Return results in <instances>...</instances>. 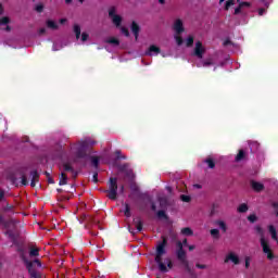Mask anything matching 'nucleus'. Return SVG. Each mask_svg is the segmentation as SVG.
I'll use <instances>...</instances> for the list:
<instances>
[{
	"mask_svg": "<svg viewBox=\"0 0 278 278\" xmlns=\"http://www.w3.org/2000/svg\"><path fill=\"white\" fill-rule=\"evenodd\" d=\"M155 262L161 273H168L173 268V261L166 255V240L163 239L161 243L156 245Z\"/></svg>",
	"mask_w": 278,
	"mask_h": 278,
	"instance_id": "1",
	"label": "nucleus"
},
{
	"mask_svg": "<svg viewBox=\"0 0 278 278\" xmlns=\"http://www.w3.org/2000/svg\"><path fill=\"white\" fill-rule=\"evenodd\" d=\"M109 17L112 21L113 25H115V27L121 30V34L129 37V29L123 26V16L118 14V9L116 7H111L109 9Z\"/></svg>",
	"mask_w": 278,
	"mask_h": 278,
	"instance_id": "2",
	"label": "nucleus"
},
{
	"mask_svg": "<svg viewBox=\"0 0 278 278\" xmlns=\"http://www.w3.org/2000/svg\"><path fill=\"white\" fill-rule=\"evenodd\" d=\"M255 231L256 233H258V236H261V247L263 249V252L267 256V260H274L275 256L273 255V250L270 249V244L268 243V240L264 238V229H262V227L260 226H256Z\"/></svg>",
	"mask_w": 278,
	"mask_h": 278,
	"instance_id": "3",
	"label": "nucleus"
},
{
	"mask_svg": "<svg viewBox=\"0 0 278 278\" xmlns=\"http://www.w3.org/2000/svg\"><path fill=\"white\" fill-rule=\"evenodd\" d=\"M91 144H94V142H91L90 140L78 141L77 143H73L71 146V151L74 153V155L84 157V153L89 147H91Z\"/></svg>",
	"mask_w": 278,
	"mask_h": 278,
	"instance_id": "4",
	"label": "nucleus"
},
{
	"mask_svg": "<svg viewBox=\"0 0 278 278\" xmlns=\"http://www.w3.org/2000/svg\"><path fill=\"white\" fill-rule=\"evenodd\" d=\"M231 5H238L235 9V14H242V12H247V10L251 8V2L241 1V0H228L226 2V10L230 9Z\"/></svg>",
	"mask_w": 278,
	"mask_h": 278,
	"instance_id": "5",
	"label": "nucleus"
},
{
	"mask_svg": "<svg viewBox=\"0 0 278 278\" xmlns=\"http://www.w3.org/2000/svg\"><path fill=\"white\" fill-rule=\"evenodd\" d=\"M173 30L175 31L174 38L176 40V43L178 45V47H181V45H184V39L179 35L184 34L185 31L184 21L179 18L175 20L173 24Z\"/></svg>",
	"mask_w": 278,
	"mask_h": 278,
	"instance_id": "6",
	"label": "nucleus"
},
{
	"mask_svg": "<svg viewBox=\"0 0 278 278\" xmlns=\"http://www.w3.org/2000/svg\"><path fill=\"white\" fill-rule=\"evenodd\" d=\"M117 190H118V185L116 182V178H111L109 182V190H108L109 199H112L114 201L116 199Z\"/></svg>",
	"mask_w": 278,
	"mask_h": 278,
	"instance_id": "7",
	"label": "nucleus"
},
{
	"mask_svg": "<svg viewBox=\"0 0 278 278\" xmlns=\"http://www.w3.org/2000/svg\"><path fill=\"white\" fill-rule=\"evenodd\" d=\"M74 34L77 40H79L80 38L81 42H86L88 38H90V35H88V33H81V27L79 26V24L74 25Z\"/></svg>",
	"mask_w": 278,
	"mask_h": 278,
	"instance_id": "8",
	"label": "nucleus"
},
{
	"mask_svg": "<svg viewBox=\"0 0 278 278\" xmlns=\"http://www.w3.org/2000/svg\"><path fill=\"white\" fill-rule=\"evenodd\" d=\"M178 252H177V257L178 260L181 261V263L184 264V266H186L187 270H190V267H188V261H186V252H184V243L182 242H178Z\"/></svg>",
	"mask_w": 278,
	"mask_h": 278,
	"instance_id": "9",
	"label": "nucleus"
},
{
	"mask_svg": "<svg viewBox=\"0 0 278 278\" xmlns=\"http://www.w3.org/2000/svg\"><path fill=\"white\" fill-rule=\"evenodd\" d=\"M205 51H206V49H205V46L203 45V42L197 41L195 46H194V50H193L194 55L197 58L202 59L203 55H205Z\"/></svg>",
	"mask_w": 278,
	"mask_h": 278,
	"instance_id": "10",
	"label": "nucleus"
},
{
	"mask_svg": "<svg viewBox=\"0 0 278 278\" xmlns=\"http://www.w3.org/2000/svg\"><path fill=\"white\" fill-rule=\"evenodd\" d=\"M34 265H37L40 268L42 266V264H40V261H38V260H35L33 263L26 262V266L28 268V273H29L30 277L38 278V273H36L34 270Z\"/></svg>",
	"mask_w": 278,
	"mask_h": 278,
	"instance_id": "11",
	"label": "nucleus"
},
{
	"mask_svg": "<svg viewBox=\"0 0 278 278\" xmlns=\"http://www.w3.org/2000/svg\"><path fill=\"white\" fill-rule=\"evenodd\" d=\"M160 53H162V49H160V47H157L156 45H151L147 51H146V55H160Z\"/></svg>",
	"mask_w": 278,
	"mask_h": 278,
	"instance_id": "12",
	"label": "nucleus"
},
{
	"mask_svg": "<svg viewBox=\"0 0 278 278\" xmlns=\"http://www.w3.org/2000/svg\"><path fill=\"white\" fill-rule=\"evenodd\" d=\"M226 262H232V264H240V257H238V255L233 252H230L227 256H226Z\"/></svg>",
	"mask_w": 278,
	"mask_h": 278,
	"instance_id": "13",
	"label": "nucleus"
},
{
	"mask_svg": "<svg viewBox=\"0 0 278 278\" xmlns=\"http://www.w3.org/2000/svg\"><path fill=\"white\" fill-rule=\"evenodd\" d=\"M268 233L271 236V240H275L278 243L277 228L273 225L267 226Z\"/></svg>",
	"mask_w": 278,
	"mask_h": 278,
	"instance_id": "14",
	"label": "nucleus"
},
{
	"mask_svg": "<svg viewBox=\"0 0 278 278\" xmlns=\"http://www.w3.org/2000/svg\"><path fill=\"white\" fill-rule=\"evenodd\" d=\"M10 17H2L0 20V27L1 29H4L5 31H10Z\"/></svg>",
	"mask_w": 278,
	"mask_h": 278,
	"instance_id": "15",
	"label": "nucleus"
},
{
	"mask_svg": "<svg viewBox=\"0 0 278 278\" xmlns=\"http://www.w3.org/2000/svg\"><path fill=\"white\" fill-rule=\"evenodd\" d=\"M130 29L135 36V40H138V36L140 34V26L136 22H132Z\"/></svg>",
	"mask_w": 278,
	"mask_h": 278,
	"instance_id": "16",
	"label": "nucleus"
},
{
	"mask_svg": "<svg viewBox=\"0 0 278 278\" xmlns=\"http://www.w3.org/2000/svg\"><path fill=\"white\" fill-rule=\"evenodd\" d=\"M251 186H252L253 190H255L256 192L264 190V185H262V182L252 181Z\"/></svg>",
	"mask_w": 278,
	"mask_h": 278,
	"instance_id": "17",
	"label": "nucleus"
},
{
	"mask_svg": "<svg viewBox=\"0 0 278 278\" xmlns=\"http://www.w3.org/2000/svg\"><path fill=\"white\" fill-rule=\"evenodd\" d=\"M47 27H49V29H59L60 28V24H58L53 20H48L47 21Z\"/></svg>",
	"mask_w": 278,
	"mask_h": 278,
	"instance_id": "18",
	"label": "nucleus"
},
{
	"mask_svg": "<svg viewBox=\"0 0 278 278\" xmlns=\"http://www.w3.org/2000/svg\"><path fill=\"white\" fill-rule=\"evenodd\" d=\"M30 177H31V181H30V186L31 188H36V182L38 181V173L37 172H33L30 174Z\"/></svg>",
	"mask_w": 278,
	"mask_h": 278,
	"instance_id": "19",
	"label": "nucleus"
},
{
	"mask_svg": "<svg viewBox=\"0 0 278 278\" xmlns=\"http://www.w3.org/2000/svg\"><path fill=\"white\" fill-rule=\"evenodd\" d=\"M215 225L217 227H219V229H222V231H224V233H225V231H227V223H225V220H220V219L216 220Z\"/></svg>",
	"mask_w": 278,
	"mask_h": 278,
	"instance_id": "20",
	"label": "nucleus"
},
{
	"mask_svg": "<svg viewBox=\"0 0 278 278\" xmlns=\"http://www.w3.org/2000/svg\"><path fill=\"white\" fill-rule=\"evenodd\" d=\"M186 45V47H192V45L194 43V37L192 36H188L185 41L182 40V45Z\"/></svg>",
	"mask_w": 278,
	"mask_h": 278,
	"instance_id": "21",
	"label": "nucleus"
},
{
	"mask_svg": "<svg viewBox=\"0 0 278 278\" xmlns=\"http://www.w3.org/2000/svg\"><path fill=\"white\" fill-rule=\"evenodd\" d=\"M182 236H192L194 232L192 231V228L186 227L181 229Z\"/></svg>",
	"mask_w": 278,
	"mask_h": 278,
	"instance_id": "22",
	"label": "nucleus"
},
{
	"mask_svg": "<svg viewBox=\"0 0 278 278\" xmlns=\"http://www.w3.org/2000/svg\"><path fill=\"white\" fill-rule=\"evenodd\" d=\"M211 236L215 240H218V238H220V231L218 229H211Z\"/></svg>",
	"mask_w": 278,
	"mask_h": 278,
	"instance_id": "23",
	"label": "nucleus"
},
{
	"mask_svg": "<svg viewBox=\"0 0 278 278\" xmlns=\"http://www.w3.org/2000/svg\"><path fill=\"white\" fill-rule=\"evenodd\" d=\"M106 42H109V45H113V47H118L119 45L118 39L114 37L109 38Z\"/></svg>",
	"mask_w": 278,
	"mask_h": 278,
	"instance_id": "24",
	"label": "nucleus"
},
{
	"mask_svg": "<svg viewBox=\"0 0 278 278\" xmlns=\"http://www.w3.org/2000/svg\"><path fill=\"white\" fill-rule=\"evenodd\" d=\"M124 214H125V216H127V218H129V216H131V208L129 207V204L124 205Z\"/></svg>",
	"mask_w": 278,
	"mask_h": 278,
	"instance_id": "25",
	"label": "nucleus"
},
{
	"mask_svg": "<svg viewBox=\"0 0 278 278\" xmlns=\"http://www.w3.org/2000/svg\"><path fill=\"white\" fill-rule=\"evenodd\" d=\"M214 64V58H208L206 59L203 63L202 66H212Z\"/></svg>",
	"mask_w": 278,
	"mask_h": 278,
	"instance_id": "26",
	"label": "nucleus"
},
{
	"mask_svg": "<svg viewBox=\"0 0 278 278\" xmlns=\"http://www.w3.org/2000/svg\"><path fill=\"white\" fill-rule=\"evenodd\" d=\"M30 257H38L39 250L37 248H31L29 252Z\"/></svg>",
	"mask_w": 278,
	"mask_h": 278,
	"instance_id": "27",
	"label": "nucleus"
},
{
	"mask_svg": "<svg viewBox=\"0 0 278 278\" xmlns=\"http://www.w3.org/2000/svg\"><path fill=\"white\" fill-rule=\"evenodd\" d=\"M66 175L64 173L61 174V177H60V186H66Z\"/></svg>",
	"mask_w": 278,
	"mask_h": 278,
	"instance_id": "28",
	"label": "nucleus"
},
{
	"mask_svg": "<svg viewBox=\"0 0 278 278\" xmlns=\"http://www.w3.org/2000/svg\"><path fill=\"white\" fill-rule=\"evenodd\" d=\"M249 211V206L247 204H240L238 207V212L244 213Z\"/></svg>",
	"mask_w": 278,
	"mask_h": 278,
	"instance_id": "29",
	"label": "nucleus"
},
{
	"mask_svg": "<svg viewBox=\"0 0 278 278\" xmlns=\"http://www.w3.org/2000/svg\"><path fill=\"white\" fill-rule=\"evenodd\" d=\"M243 159H244V151L240 150L236 156V162H240Z\"/></svg>",
	"mask_w": 278,
	"mask_h": 278,
	"instance_id": "30",
	"label": "nucleus"
},
{
	"mask_svg": "<svg viewBox=\"0 0 278 278\" xmlns=\"http://www.w3.org/2000/svg\"><path fill=\"white\" fill-rule=\"evenodd\" d=\"M248 220L250 223H255L257 220V215H255V214L249 215Z\"/></svg>",
	"mask_w": 278,
	"mask_h": 278,
	"instance_id": "31",
	"label": "nucleus"
},
{
	"mask_svg": "<svg viewBox=\"0 0 278 278\" xmlns=\"http://www.w3.org/2000/svg\"><path fill=\"white\" fill-rule=\"evenodd\" d=\"M36 12H42L45 10V4L43 3H38L35 8Z\"/></svg>",
	"mask_w": 278,
	"mask_h": 278,
	"instance_id": "32",
	"label": "nucleus"
},
{
	"mask_svg": "<svg viewBox=\"0 0 278 278\" xmlns=\"http://www.w3.org/2000/svg\"><path fill=\"white\" fill-rule=\"evenodd\" d=\"M91 163L93 164V166H98L99 165V157L92 156L91 157Z\"/></svg>",
	"mask_w": 278,
	"mask_h": 278,
	"instance_id": "33",
	"label": "nucleus"
},
{
	"mask_svg": "<svg viewBox=\"0 0 278 278\" xmlns=\"http://www.w3.org/2000/svg\"><path fill=\"white\" fill-rule=\"evenodd\" d=\"M206 164H207L208 168H214V166H215L214 161H212V159L206 160Z\"/></svg>",
	"mask_w": 278,
	"mask_h": 278,
	"instance_id": "34",
	"label": "nucleus"
},
{
	"mask_svg": "<svg viewBox=\"0 0 278 278\" xmlns=\"http://www.w3.org/2000/svg\"><path fill=\"white\" fill-rule=\"evenodd\" d=\"M138 231H142V223L140 220L135 222Z\"/></svg>",
	"mask_w": 278,
	"mask_h": 278,
	"instance_id": "35",
	"label": "nucleus"
},
{
	"mask_svg": "<svg viewBox=\"0 0 278 278\" xmlns=\"http://www.w3.org/2000/svg\"><path fill=\"white\" fill-rule=\"evenodd\" d=\"M157 216L159 218H166V213L164 211H159Z\"/></svg>",
	"mask_w": 278,
	"mask_h": 278,
	"instance_id": "36",
	"label": "nucleus"
},
{
	"mask_svg": "<svg viewBox=\"0 0 278 278\" xmlns=\"http://www.w3.org/2000/svg\"><path fill=\"white\" fill-rule=\"evenodd\" d=\"M180 199H181V201H184L185 203H189V201H190L189 195H181Z\"/></svg>",
	"mask_w": 278,
	"mask_h": 278,
	"instance_id": "37",
	"label": "nucleus"
},
{
	"mask_svg": "<svg viewBox=\"0 0 278 278\" xmlns=\"http://www.w3.org/2000/svg\"><path fill=\"white\" fill-rule=\"evenodd\" d=\"M249 266H251V257L247 256L245 257V268H249Z\"/></svg>",
	"mask_w": 278,
	"mask_h": 278,
	"instance_id": "38",
	"label": "nucleus"
},
{
	"mask_svg": "<svg viewBox=\"0 0 278 278\" xmlns=\"http://www.w3.org/2000/svg\"><path fill=\"white\" fill-rule=\"evenodd\" d=\"M266 12L265 9H260L258 10V16H264V13Z\"/></svg>",
	"mask_w": 278,
	"mask_h": 278,
	"instance_id": "39",
	"label": "nucleus"
},
{
	"mask_svg": "<svg viewBox=\"0 0 278 278\" xmlns=\"http://www.w3.org/2000/svg\"><path fill=\"white\" fill-rule=\"evenodd\" d=\"M22 184L23 186H27V178L25 176L22 177Z\"/></svg>",
	"mask_w": 278,
	"mask_h": 278,
	"instance_id": "40",
	"label": "nucleus"
},
{
	"mask_svg": "<svg viewBox=\"0 0 278 278\" xmlns=\"http://www.w3.org/2000/svg\"><path fill=\"white\" fill-rule=\"evenodd\" d=\"M59 23L60 25H64V23H66V18H61Z\"/></svg>",
	"mask_w": 278,
	"mask_h": 278,
	"instance_id": "41",
	"label": "nucleus"
},
{
	"mask_svg": "<svg viewBox=\"0 0 278 278\" xmlns=\"http://www.w3.org/2000/svg\"><path fill=\"white\" fill-rule=\"evenodd\" d=\"M64 170H71V166L70 165H64Z\"/></svg>",
	"mask_w": 278,
	"mask_h": 278,
	"instance_id": "42",
	"label": "nucleus"
},
{
	"mask_svg": "<svg viewBox=\"0 0 278 278\" xmlns=\"http://www.w3.org/2000/svg\"><path fill=\"white\" fill-rule=\"evenodd\" d=\"M3 197H4V193L3 191L0 190V201L3 199Z\"/></svg>",
	"mask_w": 278,
	"mask_h": 278,
	"instance_id": "43",
	"label": "nucleus"
},
{
	"mask_svg": "<svg viewBox=\"0 0 278 278\" xmlns=\"http://www.w3.org/2000/svg\"><path fill=\"white\" fill-rule=\"evenodd\" d=\"M3 13V7L0 4V14Z\"/></svg>",
	"mask_w": 278,
	"mask_h": 278,
	"instance_id": "44",
	"label": "nucleus"
},
{
	"mask_svg": "<svg viewBox=\"0 0 278 278\" xmlns=\"http://www.w3.org/2000/svg\"><path fill=\"white\" fill-rule=\"evenodd\" d=\"M93 181L97 184V174L93 175Z\"/></svg>",
	"mask_w": 278,
	"mask_h": 278,
	"instance_id": "45",
	"label": "nucleus"
},
{
	"mask_svg": "<svg viewBox=\"0 0 278 278\" xmlns=\"http://www.w3.org/2000/svg\"><path fill=\"white\" fill-rule=\"evenodd\" d=\"M198 268H205V265H197Z\"/></svg>",
	"mask_w": 278,
	"mask_h": 278,
	"instance_id": "46",
	"label": "nucleus"
},
{
	"mask_svg": "<svg viewBox=\"0 0 278 278\" xmlns=\"http://www.w3.org/2000/svg\"><path fill=\"white\" fill-rule=\"evenodd\" d=\"M40 34H45V28L40 29Z\"/></svg>",
	"mask_w": 278,
	"mask_h": 278,
	"instance_id": "47",
	"label": "nucleus"
},
{
	"mask_svg": "<svg viewBox=\"0 0 278 278\" xmlns=\"http://www.w3.org/2000/svg\"><path fill=\"white\" fill-rule=\"evenodd\" d=\"M71 1H73V0H65V3H71Z\"/></svg>",
	"mask_w": 278,
	"mask_h": 278,
	"instance_id": "48",
	"label": "nucleus"
},
{
	"mask_svg": "<svg viewBox=\"0 0 278 278\" xmlns=\"http://www.w3.org/2000/svg\"><path fill=\"white\" fill-rule=\"evenodd\" d=\"M192 249H194V247H189V250L192 251Z\"/></svg>",
	"mask_w": 278,
	"mask_h": 278,
	"instance_id": "49",
	"label": "nucleus"
},
{
	"mask_svg": "<svg viewBox=\"0 0 278 278\" xmlns=\"http://www.w3.org/2000/svg\"><path fill=\"white\" fill-rule=\"evenodd\" d=\"M160 3H164V0H159Z\"/></svg>",
	"mask_w": 278,
	"mask_h": 278,
	"instance_id": "50",
	"label": "nucleus"
},
{
	"mask_svg": "<svg viewBox=\"0 0 278 278\" xmlns=\"http://www.w3.org/2000/svg\"><path fill=\"white\" fill-rule=\"evenodd\" d=\"M184 244H188V241H187V240H185V241H184Z\"/></svg>",
	"mask_w": 278,
	"mask_h": 278,
	"instance_id": "51",
	"label": "nucleus"
},
{
	"mask_svg": "<svg viewBox=\"0 0 278 278\" xmlns=\"http://www.w3.org/2000/svg\"><path fill=\"white\" fill-rule=\"evenodd\" d=\"M49 184H53V180H49Z\"/></svg>",
	"mask_w": 278,
	"mask_h": 278,
	"instance_id": "52",
	"label": "nucleus"
},
{
	"mask_svg": "<svg viewBox=\"0 0 278 278\" xmlns=\"http://www.w3.org/2000/svg\"><path fill=\"white\" fill-rule=\"evenodd\" d=\"M152 210H155V205H152Z\"/></svg>",
	"mask_w": 278,
	"mask_h": 278,
	"instance_id": "53",
	"label": "nucleus"
},
{
	"mask_svg": "<svg viewBox=\"0 0 278 278\" xmlns=\"http://www.w3.org/2000/svg\"><path fill=\"white\" fill-rule=\"evenodd\" d=\"M223 1H225V0H219V3H223Z\"/></svg>",
	"mask_w": 278,
	"mask_h": 278,
	"instance_id": "54",
	"label": "nucleus"
},
{
	"mask_svg": "<svg viewBox=\"0 0 278 278\" xmlns=\"http://www.w3.org/2000/svg\"><path fill=\"white\" fill-rule=\"evenodd\" d=\"M53 51H58V49H55V47L53 48Z\"/></svg>",
	"mask_w": 278,
	"mask_h": 278,
	"instance_id": "55",
	"label": "nucleus"
},
{
	"mask_svg": "<svg viewBox=\"0 0 278 278\" xmlns=\"http://www.w3.org/2000/svg\"><path fill=\"white\" fill-rule=\"evenodd\" d=\"M80 3H83L84 0H78Z\"/></svg>",
	"mask_w": 278,
	"mask_h": 278,
	"instance_id": "56",
	"label": "nucleus"
}]
</instances>
